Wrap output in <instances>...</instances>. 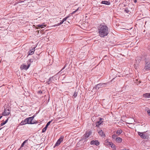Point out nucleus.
Returning <instances> with one entry per match:
<instances>
[{
  "label": "nucleus",
  "mask_w": 150,
  "mask_h": 150,
  "mask_svg": "<svg viewBox=\"0 0 150 150\" xmlns=\"http://www.w3.org/2000/svg\"><path fill=\"white\" fill-rule=\"evenodd\" d=\"M101 24L100 27L98 29L99 35L101 37H104L107 36L109 33L108 28L106 25L103 23Z\"/></svg>",
  "instance_id": "obj_1"
},
{
  "label": "nucleus",
  "mask_w": 150,
  "mask_h": 150,
  "mask_svg": "<svg viewBox=\"0 0 150 150\" xmlns=\"http://www.w3.org/2000/svg\"><path fill=\"white\" fill-rule=\"evenodd\" d=\"M33 62V61L31 59H29L27 62V64H28V66H27L25 64H22L21 65L20 67V69L21 70L24 69L25 70H26L29 67L31 63Z\"/></svg>",
  "instance_id": "obj_2"
},
{
  "label": "nucleus",
  "mask_w": 150,
  "mask_h": 150,
  "mask_svg": "<svg viewBox=\"0 0 150 150\" xmlns=\"http://www.w3.org/2000/svg\"><path fill=\"white\" fill-rule=\"evenodd\" d=\"M10 113V110L9 108H6L4 109V112L2 113V115L4 116L8 115Z\"/></svg>",
  "instance_id": "obj_3"
},
{
  "label": "nucleus",
  "mask_w": 150,
  "mask_h": 150,
  "mask_svg": "<svg viewBox=\"0 0 150 150\" xmlns=\"http://www.w3.org/2000/svg\"><path fill=\"white\" fill-rule=\"evenodd\" d=\"M26 121L27 124H34L36 123V121L35 122L33 121V118L31 117H28L26 118Z\"/></svg>",
  "instance_id": "obj_4"
},
{
  "label": "nucleus",
  "mask_w": 150,
  "mask_h": 150,
  "mask_svg": "<svg viewBox=\"0 0 150 150\" xmlns=\"http://www.w3.org/2000/svg\"><path fill=\"white\" fill-rule=\"evenodd\" d=\"M145 132L143 133L138 132L139 135L143 139H145L147 138V135L145 133Z\"/></svg>",
  "instance_id": "obj_5"
},
{
  "label": "nucleus",
  "mask_w": 150,
  "mask_h": 150,
  "mask_svg": "<svg viewBox=\"0 0 150 150\" xmlns=\"http://www.w3.org/2000/svg\"><path fill=\"white\" fill-rule=\"evenodd\" d=\"M98 132L100 135L101 137H105V133L102 130H98Z\"/></svg>",
  "instance_id": "obj_6"
},
{
  "label": "nucleus",
  "mask_w": 150,
  "mask_h": 150,
  "mask_svg": "<svg viewBox=\"0 0 150 150\" xmlns=\"http://www.w3.org/2000/svg\"><path fill=\"white\" fill-rule=\"evenodd\" d=\"M91 134V132H88L86 133L84 135V139H86L88 137H89Z\"/></svg>",
  "instance_id": "obj_7"
},
{
  "label": "nucleus",
  "mask_w": 150,
  "mask_h": 150,
  "mask_svg": "<svg viewBox=\"0 0 150 150\" xmlns=\"http://www.w3.org/2000/svg\"><path fill=\"white\" fill-rule=\"evenodd\" d=\"M90 144L91 145L95 144L96 146H98L99 145V143L98 140H92L91 141Z\"/></svg>",
  "instance_id": "obj_8"
},
{
  "label": "nucleus",
  "mask_w": 150,
  "mask_h": 150,
  "mask_svg": "<svg viewBox=\"0 0 150 150\" xmlns=\"http://www.w3.org/2000/svg\"><path fill=\"white\" fill-rule=\"evenodd\" d=\"M103 119L101 118H100V120L98 121L96 124V126L97 127H99V126L103 122V121H101V120H102Z\"/></svg>",
  "instance_id": "obj_9"
},
{
  "label": "nucleus",
  "mask_w": 150,
  "mask_h": 150,
  "mask_svg": "<svg viewBox=\"0 0 150 150\" xmlns=\"http://www.w3.org/2000/svg\"><path fill=\"white\" fill-rule=\"evenodd\" d=\"M144 69L146 70H150V64L146 63L144 67Z\"/></svg>",
  "instance_id": "obj_10"
},
{
  "label": "nucleus",
  "mask_w": 150,
  "mask_h": 150,
  "mask_svg": "<svg viewBox=\"0 0 150 150\" xmlns=\"http://www.w3.org/2000/svg\"><path fill=\"white\" fill-rule=\"evenodd\" d=\"M101 4L109 5L110 4V3L109 2V1H103L101 2Z\"/></svg>",
  "instance_id": "obj_11"
},
{
  "label": "nucleus",
  "mask_w": 150,
  "mask_h": 150,
  "mask_svg": "<svg viewBox=\"0 0 150 150\" xmlns=\"http://www.w3.org/2000/svg\"><path fill=\"white\" fill-rule=\"evenodd\" d=\"M35 48H33L31 50H30L28 52V55H31L33 54Z\"/></svg>",
  "instance_id": "obj_12"
},
{
  "label": "nucleus",
  "mask_w": 150,
  "mask_h": 150,
  "mask_svg": "<svg viewBox=\"0 0 150 150\" xmlns=\"http://www.w3.org/2000/svg\"><path fill=\"white\" fill-rule=\"evenodd\" d=\"M142 58L140 56L137 57L136 58V61L137 63H138L140 62Z\"/></svg>",
  "instance_id": "obj_13"
},
{
  "label": "nucleus",
  "mask_w": 150,
  "mask_h": 150,
  "mask_svg": "<svg viewBox=\"0 0 150 150\" xmlns=\"http://www.w3.org/2000/svg\"><path fill=\"white\" fill-rule=\"evenodd\" d=\"M28 139H27L25 140L21 144V146L20 148L18 149V150H20L21 148L28 141Z\"/></svg>",
  "instance_id": "obj_14"
},
{
  "label": "nucleus",
  "mask_w": 150,
  "mask_h": 150,
  "mask_svg": "<svg viewBox=\"0 0 150 150\" xmlns=\"http://www.w3.org/2000/svg\"><path fill=\"white\" fill-rule=\"evenodd\" d=\"M122 132V131L121 129H118L116 132V134L117 136L119 135Z\"/></svg>",
  "instance_id": "obj_15"
},
{
  "label": "nucleus",
  "mask_w": 150,
  "mask_h": 150,
  "mask_svg": "<svg viewBox=\"0 0 150 150\" xmlns=\"http://www.w3.org/2000/svg\"><path fill=\"white\" fill-rule=\"evenodd\" d=\"M116 141L117 143H120L122 142V139L120 137H118L116 138Z\"/></svg>",
  "instance_id": "obj_16"
},
{
  "label": "nucleus",
  "mask_w": 150,
  "mask_h": 150,
  "mask_svg": "<svg viewBox=\"0 0 150 150\" xmlns=\"http://www.w3.org/2000/svg\"><path fill=\"white\" fill-rule=\"evenodd\" d=\"M26 120V119L25 120H23L20 123V125H23L27 124Z\"/></svg>",
  "instance_id": "obj_17"
},
{
  "label": "nucleus",
  "mask_w": 150,
  "mask_h": 150,
  "mask_svg": "<svg viewBox=\"0 0 150 150\" xmlns=\"http://www.w3.org/2000/svg\"><path fill=\"white\" fill-rule=\"evenodd\" d=\"M143 96L145 98H150V93H146L143 95Z\"/></svg>",
  "instance_id": "obj_18"
},
{
  "label": "nucleus",
  "mask_w": 150,
  "mask_h": 150,
  "mask_svg": "<svg viewBox=\"0 0 150 150\" xmlns=\"http://www.w3.org/2000/svg\"><path fill=\"white\" fill-rule=\"evenodd\" d=\"M64 138V137L63 136H61L60 138L58 139L57 141L61 143V142L63 140Z\"/></svg>",
  "instance_id": "obj_19"
},
{
  "label": "nucleus",
  "mask_w": 150,
  "mask_h": 150,
  "mask_svg": "<svg viewBox=\"0 0 150 150\" xmlns=\"http://www.w3.org/2000/svg\"><path fill=\"white\" fill-rule=\"evenodd\" d=\"M101 84H99L97 85L95 87V88L96 89H98L101 86Z\"/></svg>",
  "instance_id": "obj_20"
},
{
  "label": "nucleus",
  "mask_w": 150,
  "mask_h": 150,
  "mask_svg": "<svg viewBox=\"0 0 150 150\" xmlns=\"http://www.w3.org/2000/svg\"><path fill=\"white\" fill-rule=\"evenodd\" d=\"M117 135L116 134H113L112 135V138L113 139L116 140V138H117Z\"/></svg>",
  "instance_id": "obj_21"
},
{
  "label": "nucleus",
  "mask_w": 150,
  "mask_h": 150,
  "mask_svg": "<svg viewBox=\"0 0 150 150\" xmlns=\"http://www.w3.org/2000/svg\"><path fill=\"white\" fill-rule=\"evenodd\" d=\"M78 94V92L76 91H75L74 93V95L73 96L74 97V98H76V96H77Z\"/></svg>",
  "instance_id": "obj_22"
},
{
  "label": "nucleus",
  "mask_w": 150,
  "mask_h": 150,
  "mask_svg": "<svg viewBox=\"0 0 150 150\" xmlns=\"http://www.w3.org/2000/svg\"><path fill=\"white\" fill-rule=\"evenodd\" d=\"M47 126H45V127L44 128H43V129H42V132H45V131L47 129Z\"/></svg>",
  "instance_id": "obj_23"
},
{
  "label": "nucleus",
  "mask_w": 150,
  "mask_h": 150,
  "mask_svg": "<svg viewBox=\"0 0 150 150\" xmlns=\"http://www.w3.org/2000/svg\"><path fill=\"white\" fill-rule=\"evenodd\" d=\"M60 143L58 141H57L56 144H55L54 147L58 146L60 144Z\"/></svg>",
  "instance_id": "obj_24"
},
{
  "label": "nucleus",
  "mask_w": 150,
  "mask_h": 150,
  "mask_svg": "<svg viewBox=\"0 0 150 150\" xmlns=\"http://www.w3.org/2000/svg\"><path fill=\"white\" fill-rule=\"evenodd\" d=\"M38 26L39 27H40L41 28H44V26L45 27L46 26L45 25H38Z\"/></svg>",
  "instance_id": "obj_25"
},
{
  "label": "nucleus",
  "mask_w": 150,
  "mask_h": 150,
  "mask_svg": "<svg viewBox=\"0 0 150 150\" xmlns=\"http://www.w3.org/2000/svg\"><path fill=\"white\" fill-rule=\"evenodd\" d=\"M69 17V16H67V17H66L64 18H63L62 20V21L64 22V21H66V20Z\"/></svg>",
  "instance_id": "obj_26"
},
{
  "label": "nucleus",
  "mask_w": 150,
  "mask_h": 150,
  "mask_svg": "<svg viewBox=\"0 0 150 150\" xmlns=\"http://www.w3.org/2000/svg\"><path fill=\"white\" fill-rule=\"evenodd\" d=\"M52 78V77H50L48 79V81H47V83H48V84H50V81H51V78Z\"/></svg>",
  "instance_id": "obj_27"
},
{
  "label": "nucleus",
  "mask_w": 150,
  "mask_h": 150,
  "mask_svg": "<svg viewBox=\"0 0 150 150\" xmlns=\"http://www.w3.org/2000/svg\"><path fill=\"white\" fill-rule=\"evenodd\" d=\"M79 7L77 9H76L75 11H74L73 12H72L71 13V14H73L74 13H75V12H76L77 11H78V10H79Z\"/></svg>",
  "instance_id": "obj_28"
},
{
  "label": "nucleus",
  "mask_w": 150,
  "mask_h": 150,
  "mask_svg": "<svg viewBox=\"0 0 150 150\" xmlns=\"http://www.w3.org/2000/svg\"><path fill=\"white\" fill-rule=\"evenodd\" d=\"M52 120H51V121H49L47 123L46 126L47 127H48L50 124Z\"/></svg>",
  "instance_id": "obj_29"
},
{
  "label": "nucleus",
  "mask_w": 150,
  "mask_h": 150,
  "mask_svg": "<svg viewBox=\"0 0 150 150\" xmlns=\"http://www.w3.org/2000/svg\"><path fill=\"white\" fill-rule=\"evenodd\" d=\"M111 147H112V148L114 149H115V145L113 144H112V145H111Z\"/></svg>",
  "instance_id": "obj_30"
},
{
  "label": "nucleus",
  "mask_w": 150,
  "mask_h": 150,
  "mask_svg": "<svg viewBox=\"0 0 150 150\" xmlns=\"http://www.w3.org/2000/svg\"><path fill=\"white\" fill-rule=\"evenodd\" d=\"M113 143L112 142H109L108 143V144L110 146H111L112 144Z\"/></svg>",
  "instance_id": "obj_31"
},
{
  "label": "nucleus",
  "mask_w": 150,
  "mask_h": 150,
  "mask_svg": "<svg viewBox=\"0 0 150 150\" xmlns=\"http://www.w3.org/2000/svg\"><path fill=\"white\" fill-rule=\"evenodd\" d=\"M38 93L39 94H41L42 93V91H38Z\"/></svg>",
  "instance_id": "obj_32"
},
{
  "label": "nucleus",
  "mask_w": 150,
  "mask_h": 150,
  "mask_svg": "<svg viewBox=\"0 0 150 150\" xmlns=\"http://www.w3.org/2000/svg\"><path fill=\"white\" fill-rule=\"evenodd\" d=\"M5 124V123L4 122H2L1 123V126H2L4 125Z\"/></svg>",
  "instance_id": "obj_33"
},
{
  "label": "nucleus",
  "mask_w": 150,
  "mask_h": 150,
  "mask_svg": "<svg viewBox=\"0 0 150 150\" xmlns=\"http://www.w3.org/2000/svg\"><path fill=\"white\" fill-rule=\"evenodd\" d=\"M147 112L149 115L150 116V110H148L147 111Z\"/></svg>",
  "instance_id": "obj_34"
},
{
  "label": "nucleus",
  "mask_w": 150,
  "mask_h": 150,
  "mask_svg": "<svg viewBox=\"0 0 150 150\" xmlns=\"http://www.w3.org/2000/svg\"><path fill=\"white\" fill-rule=\"evenodd\" d=\"M8 120V118L4 122H5V123L6 124Z\"/></svg>",
  "instance_id": "obj_35"
},
{
  "label": "nucleus",
  "mask_w": 150,
  "mask_h": 150,
  "mask_svg": "<svg viewBox=\"0 0 150 150\" xmlns=\"http://www.w3.org/2000/svg\"><path fill=\"white\" fill-rule=\"evenodd\" d=\"M8 120V118L4 122H5V123L6 124Z\"/></svg>",
  "instance_id": "obj_36"
},
{
  "label": "nucleus",
  "mask_w": 150,
  "mask_h": 150,
  "mask_svg": "<svg viewBox=\"0 0 150 150\" xmlns=\"http://www.w3.org/2000/svg\"><path fill=\"white\" fill-rule=\"evenodd\" d=\"M64 22L62 21L59 23V24H62Z\"/></svg>",
  "instance_id": "obj_37"
},
{
  "label": "nucleus",
  "mask_w": 150,
  "mask_h": 150,
  "mask_svg": "<svg viewBox=\"0 0 150 150\" xmlns=\"http://www.w3.org/2000/svg\"><path fill=\"white\" fill-rule=\"evenodd\" d=\"M35 115H34L32 117H31L33 118V119L34 118V117H35Z\"/></svg>",
  "instance_id": "obj_38"
},
{
  "label": "nucleus",
  "mask_w": 150,
  "mask_h": 150,
  "mask_svg": "<svg viewBox=\"0 0 150 150\" xmlns=\"http://www.w3.org/2000/svg\"><path fill=\"white\" fill-rule=\"evenodd\" d=\"M137 0H134V2L135 3H136L137 2Z\"/></svg>",
  "instance_id": "obj_39"
},
{
  "label": "nucleus",
  "mask_w": 150,
  "mask_h": 150,
  "mask_svg": "<svg viewBox=\"0 0 150 150\" xmlns=\"http://www.w3.org/2000/svg\"><path fill=\"white\" fill-rule=\"evenodd\" d=\"M125 11H126V12L127 13H128V12L129 11H127V10H125Z\"/></svg>",
  "instance_id": "obj_40"
},
{
  "label": "nucleus",
  "mask_w": 150,
  "mask_h": 150,
  "mask_svg": "<svg viewBox=\"0 0 150 150\" xmlns=\"http://www.w3.org/2000/svg\"><path fill=\"white\" fill-rule=\"evenodd\" d=\"M129 150V149H122V150Z\"/></svg>",
  "instance_id": "obj_41"
},
{
  "label": "nucleus",
  "mask_w": 150,
  "mask_h": 150,
  "mask_svg": "<svg viewBox=\"0 0 150 150\" xmlns=\"http://www.w3.org/2000/svg\"><path fill=\"white\" fill-rule=\"evenodd\" d=\"M61 24H59V23H58L57 24V25H60Z\"/></svg>",
  "instance_id": "obj_42"
},
{
  "label": "nucleus",
  "mask_w": 150,
  "mask_h": 150,
  "mask_svg": "<svg viewBox=\"0 0 150 150\" xmlns=\"http://www.w3.org/2000/svg\"><path fill=\"white\" fill-rule=\"evenodd\" d=\"M2 116H0V119L2 118Z\"/></svg>",
  "instance_id": "obj_43"
},
{
  "label": "nucleus",
  "mask_w": 150,
  "mask_h": 150,
  "mask_svg": "<svg viewBox=\"0 0 150 150\" xmlns=\"http://www.w3.org/2000/svg\"><path fill=\"white\" fill-rule=\"evenodd\" d=\"M64 67L62 69H64V67Z\"/></svg>",
  "instance_id": "obj_44"
},
{
  "label": "nucleus",
  "mask_w": 150,
  "mask_h": 150,
  "mask_svg": "<svg viewBox=\"0 0 150 150\" xmlns=\"http://www.w3.org/2000/svg\"><path fill=\"white\" fill-rule=\"evenodd\" d=\"M2 128H1V129H0V130Z\"/></svg>",
  "instance_id": "obj_45"
}]
</instances>
